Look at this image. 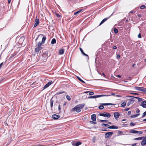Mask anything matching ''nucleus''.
<instances>
[{
    "label": "nucleus",
    "instance_id": "obj_1",
    "mask_svg": "<svg viewBox=\"0 0 146 146\" xmlns=\"http://www.w3.org/2000/svg\"><path fill=\"white\" fill-rule=\"evenodd\" d=\"M85 105L84 104L78 105L73 108L71 110L72 111H76L77 113H79L81 111V109L84 107Z\"/></svg>",
    "mask_w": 146,
    "mask_h": 146
},
{
    "label": "nucleus",
    "instance_id": "obj_60",
    "mask_svg": "<svg viewBox=\"0 0 146 146\" xmlns=\"http://www.w3.org/2000/svg\"><path fill=\"white\" fill-rule=\"evenodd\" d=\"M129 108H126V109H125V111H128V110H129Z\"/></svg>",
    "mask_w": 146,
    "mask_h": 146
},
{
    "label": "nucleus",
    "instance_id": "obj_13",
    "mask_svg": "<svg viewBox=\"0 0 146 146\" xmlns=\"http://www.w3.org/2000/svg\"><path fill=\"white\" fill-rule=\"evenodd\" d=\"M96 115L95 114H93L91 115V119L92 121H96Z\"/></svg>",
    "mask_w": 146,
    "mask_h": 146
},
{
    "label": "nucleus",
    "instance_id": "obj_4",
    "mask_svg": "<svg viewBox=\"0 0 146 146\" xmlns=\"http://www.w3.org/2000/svg\"><path fill=\"white\" fill-rule=\"evenodd\" d=\"M110 96L109 95H98L96 96H90L88 97V98L90 99V98H98L102 97L104 96Z\"/></svg>",
    "mask_w": 146,
    "mask_h": 146
},
{
    "label": "nucleus",
    "instance_id": "obj_5",
    "mask_svg": "<svg viewBox=\"0 0 146 146\" xmlns=\"http://www.w3.org/2000/svg\"><path fill=\"white\" fill-rule=\"evenodd\" d=\"M100 116L107 117L109 118L111 116V115L110 113L107 112H104L103 113H100L99 114Z\"/></svg>",
    "mask_w": 146,
    "mask_h": 146
},
{
    "label": "nucleus",
    "instance_id": "obj_3",
    "mask_svg": "<svg viewBox=\"0 0 146 146\" xmlns=\"http://www.w3.org/2000/svg\"><path fill=\"white\" fill-rule=\"evenodd\" d=\"M129 98L127 100H135V99H137L138 100H145L137 97H135L132 96H129L127 97Z\"/></svg>",
    "mask_w": 146,
    "mask_h": 146
},
{
    "label": "nucleus",
    "instance_id": "obj_20",
    "mask_svg": "<svg viewBox=\"0 0 146 146\" xmlns=\"http://www.w3.org/2000/svg\"><path fill=\"white\" fill-rule=\"evenodd\" d=\"M64 50L63 49L60 50L59 51V54L60 55L63 54L64 53Z\"/></svg>",
    "mask_w": 146,
    "mask_h": 146
},
{
    "label": "nucleus",
    "instance_id": "obj_48",
    "mask_svg": "<svg viewBox=\"0 0 146 146\" xmlns=\"http://www.w3.org/2000/svg\"><path fill=\"white\" fill-rule=\"evenodd\" d=\"M24 38H25V37L24 36H21V37L20 39V40H23Z\"/></svg>",
    "mask_w": 146,
    "mask_h": 146
},
{
    "label": "nucleus",
    "instance_id": "obj_62",
    "mask_svg": "<svg viewBox=\"0 0 146 146\" xmlns=\"http://www.w3.org/2000/svg\"><path fill=\"white\" fill-rule=\"evenodd\" d=\"M134 12V11H131L130 12V13H133Z\"/></svg>",
    "mask_w": 146,
    "mask_h": 146
},
{
    "label": "nucleus",
    "instance_id": "obj_8",
    "mask_svg": "<svg viewBox=\"0 0 146 146\" xmlns=\"http://www.w3.org/2000/svg\"><path fill=\"white\" fill-rule=\"evenodd\" d=\"M113 134L112 132H109L106 133L105 135V137L106 138H108L110 136H111Z\"/></svg>",
    "mask_w": 146,
    "mask_h": 146
},
{
    "label": "nucleus",
    "instance_id": "obj_52",
    "mask_svg": "<svg viewBox=\"0 0 146 146\" xmlns=\"http://www.w3.org/2000/svg\"><path fill=\"white\" fill-rule=\"evenodd\" d=\"M136 112L137 113H139L140 112V110L138 108H137L136 110Z\"/></svg>",
    "mask_w": 146,
    "mask_h": 146
},
{
    "label": "nucleus",
    "instance_id": "obj_37",
    "mask_svg": "<svg viewBox=\"0 0 146 146\" xmlns=\"http://www.w3.org/2000/svg\"><path fill=\"white\" fill-rule=\"evenodd\" d=\"M114 32L115 33L117 34L118 32V30L116 28H115L114 29Z\"/></svg>",
    "mask_w": 146,
    "mask_h": 146
},
{
    "label": "nucleus",
    "instance_id": "obj_51",
    "mask_svg": "<svg viewBox=\"0 0 146 146\" xmlns=\"http://www.w3.org/2000/svg\"><path fill=\"white\" fill-rule=\"evenodd\" d=\"M131 111H129L128 112V113H127V115H131Z\"/></svg>",
    "mask_w": 146,
    "mask_h": 146
},
{
    "label": "nucleus",
    "instance_id": "obj_10",
    "mask_svg": "<svg viewBox=\"0 0 146 146\" xmlns=\"http://www.w3.org/2000/svg\"><path fill=\"white\" fill-rule=\"evenodd\" d=\"M80 51L82 54L83 55L85 56H86V58L88 60L89 59V57H88V55L87 54H85L83 50L81 48H80Z\"/></svg>",
    "mask_w": 146,
    "mask_h": 146
},
{
    "label": "nucleus",
    "instance_id": "obj_54",
    "mask_svg": "<svg viewBox=\"0 0 146 146\" xmlns=\"http://www.w3.org/2000/svg\"><path fill=\"white\" fill-rule=\"evenodd\" d=\"M96 140V137H93L92 139V141L93 142H94Z\"/></svg>",
    "mask_w": 146,
    "mask_h": 146
},
{
    "label": "nucleus",
    "instance_id": "obj_16",
    "mask_svg": "<svg viewBox=\"0 0 146 146\" xmlns=\"http://www.w3.org/2000/svg\"><path fill=\"white\" fill-rule=\"evenodd\" d=\"M141 106H142L143 108H146V101H143L141 102Z\"/></svg>",
    "mask_w": 146,
    "mask_h": 146
},
{
    "label": "nucleus",
    "instance_id": "obj_40",
    "mask_svg": "<svg viewBox=\"0 0 146 146\" xmlns=\"http://www.w3.org/2000/svg\"><path fill=\"white\" fill-rule=\"evenodd\" d=\"M16 55L15 54H11V56L9 58V59L11 58H12L14 57Z\"/></svg>",
    "mask_w": 146,
    "mask_h": 146
},
{
    "label": "nucleus",
    "instance_id": "obj_57",
    "mask_svg": "<svg viewBox=\"0 0 146 146\" xmlns=\"http://www.w3.org/2000/svg\"><path fill=\"white\" fill-rule=\"evenodd\" d=\"M113 48L114 49H116L117 48V47L116 46H114L113 47Z\"/></svg>",
    "mask_w": 146,
    "mask_h": 146
},
{
    "label": "nucleus",
    "instance_id": "obj_33",
    "mask_svg": "<svg viewBox=\"0 0 146 146\" xmlns=\"http://www.w3.org/2000/svg\"><path fill=\"white\" fill-rule=\"evenodd\" d=\"M44 44L43 43H42V42H38L37 44V46H41V45L42 44Z\"/></svg>",
    "mask_w": 146,
    "mask_h": 146
},
{
    "label": "nucleus",
    "instance_id": "obj_30",
    "mask_svg": "<svg viewBox=\"0 0 146 146\" xmlns=\"http://www.w3.org/2000/svg\"><path fill=\"white\" fill-rule=\"evenodd\" d=\"M141 91L146 92V88L142 87Z\"/></svg>",
    "mask_w": 146,
    "mask_h": 146
},
{
    "label": "nucleus",
    "instance_id": "obj_18",
    "mask_svg": "<svg viewBox=\"0 0 146 146\" xmlns=\"http://www.w3.org/2000/svg\"><path fill=\"white\" fill-rule=\"evenodd\" d=\"M108 128H109V129H117L118 128V127L117 126H115V125H113L111 126H109L108 127Z\"/></svg>",
    "mask_w": 146,
    "mask_h": 146
},
{
    "label": "nucleus",
    "instance_id": "obj_46",
    "mask_svg": "<svg viewBox=\"0 0 146 146\" xmlns=\"http://www.w3.org/2000/svg\"><path fill=\"white\" fill-rule=\"evenodd\" d=\"M123 23H121V22H119V23H118V26H122L123 25Z\"/></svg>",
    "mask_w": 146,
    "mask_h": 146
},
{
    "label": "nucleus",
    "instance_id": "obj_61",
    "mask_svg": "<svg viewBox=\"0 0 146 146\" xmlns=\"http://www.w3.org/2000/svg\"><path fill=\"white\" fill-rule=\"evenodd\" d=\"M102 76H104V77H106V76H105V74L104 73H102Z\"/></svg>",
    "mask_w": 146,
    "mask_h": 146
},
{
    "label": "nucleus",
    "instance_id": "obj_35",
    "mask_svg": "<svg viewBox=\"0 0 146 146\" xmlns=\"http://www.w3.org/2000/svg\"><path fill=\"white\" fill-rule=\"evenodd\" d=\"M101 126H105L106 127H109V125L108 124H105L104 123H102L101 124Z\"/></svg>",
    "mask_w": 146,
    "mask_h": 146
},
{
    "label": "nucleus",
    "instance_id": "obj_22",
    "mask_svg": "<svg viewBox=\"0 0 146 146\" xmlns=\"http://www.w3.org/2000/svg\"><path fill=\"white\" fill-rule=\"evenodd\" d=\"M134 88L136 90L141 91L142 87L139 86H135L134 87Z\"/></svg>",
    "mask_w": 146,
    "mask_h": 146
},
{
    "label": "nucleus",
    "instance_id": "obj_49",
    "mask_svg": "<svg viewBox=\"0 0 146 146\" xmlns=\"http://www.w3.org/2000/svg\"><path fill=\"white\" fill-rule=\"evenodd\" d=\"M100 122H106V121H108V120L100 119Z\"/></svg>",
    "mask_w": 146,
    "mask_h": 146
},
{
    "label": "nucleus",
    "instance_id": "obj_45",
    "mask_svg": "<svg viewBox=\"0 0 146 146\" xmlns=\"http://www.w3.org/2000/svg\"><path fill=\"white\" fill-rule=\"evenodd\" d=\"M130 125L131 126H134L135 125V124L133 122H131L130 123Z\"/></svg>",
    "mask_w": 146,
    "mask_h": 146
},
{
    "label": "nucleus",
    "instance_id": "obj_34",
    "mask_svg": "<svg viewBox=\"0 0 146 146\" xmlns=\"http://www.w3.org/2000/svg\"><path fill=\"white\" fill-rule=\"evenodd\" d=\"M134 101H129L128 103L127 104V106H129L131 104H132L134 103Z\"/></svg>",
    "mask_w": 146,
    "mask_h": 146
},
{
    "label": "nucleus",
    "instance_id": "obj_29",
    "mask_svg": "<svg viewBox=\"0 0 146 146\" xmlns=\"http://www.w3.org/2000/svg\"><path fill=\"white\" fill-rule=\"evenodd\" d=\"M62 93H65L66 94H67V93L65 92V91H63V92H58L56 94L59 95L60 94H61Z\"/></svg>",
    "mask_w": 146,
    "mask_h": 146
},
{
    "label": "nucleus",
    "instance_id": "obj_6",
    "mask_svg": "<svg viewBox=\"0 0 146 146\" xmlns=\"http://www.w3.org/2000/svg\"><path fill=\"white\" fill-rule=\"evenodd\" d=\"M130 133H133L140 135L141 134L143 133V131H137L136 130H131L129 131Z\"/></svg>",
    "mask_w": 146,
    "mask_h": 146
},
{
    "label": "nucleus",
    "instance_id": "obj_15",
    "mask_svg": "<svg viewBox=\"0 0 146 146\" xmlns=\"http://www.w3.org/2000/svg\"><path fill=\"white\" fill-rule=\"evenodd\" d=\"M100 105H103L104 106H109L111 105H115L116 104H112V103H100Z\"/></svg>",
    "mask_w": 146,
    "mask_h": 146
},
{
    "label": "nucleus",
    "instance_id": "obj_32",
    "mask_svg": "<svg viewBox=\"0 0 146 146\" xmlns=\"http://www.w3.org/2000/svg\"><path fill=\"white\" fill-rule=\"evenodd\" d=\"M49 86V85L47 83L43 87L42 90L45 89L48 87Z\"/></svg>",
    "mask_w": 146,
    "mask_h": 146
},
{
    "label": "nucleus",
    "instance_id": "obj_53",
    "mask_svg": "<svg viewBox=\"0 0 146 146\" xmlns=\"http://www.w3.org/2000/svg\"><path fill=\"white\" fill-rule=\"evenodd\" d=\"M123 133V131H119L118 132V134H121Z\"/></svg>",
    "mask_w": 146,
    "mask_h": 146
},
{
    "label": "nucleus",
    "instance_id": "obj_64",
    "mask_svg": "<svg viewBox=\"0 0 146 146\" xmlns=\"http://www.w3.org/2000/svg\"><path fill=\"white\" fill-rule=\"evenodd\" d=\"M138 16L139 17H141V14H139L138 15Z\"/></svg>",
    "mask_w": 146,
    "mask_h": 146
},
{
    "label": "nucleus",
    "instance_id": "obj_44",
    "mask_svg": "<svg viewBox=\"0 0 146 146\" xmlns=\"http://www.w3.org/2000/svg\"><path fill=\"white\" fill-rule=\"evenodd\" d=\"M55 15H56L57 17L58 18H59L61 17V16H60L59 14L56 13H55Z\"/></svg>",
    "mask_w": 146,
    "mask_h": 146
},
{
    "label": "nucleus",
    "instance_id": "obj_36",
    "mask_svg": "<svg viewBox=\"0 0 146 146\" xmlns=\"http://www.w3.org/2000/svg\"><path fill=\"white\" fill-rule=\"evenodd\" d=\"M66 97L67 100H71L70 97L68 95H66Z\"/></svg>",
    "mask_w": 146,
    "mask_h": 146
},
{
    "label": "nucleus",
    "instance_id": "obj_11",
    "mask_svg": "<svg viewBox=\"0 0 146 146\" xmlns=\"http://www.w3.org/2000/svg\"><path fill=\"white\" fill-rule=\"evenodd\" d=\"M60 116L58 115L54 114L52 115V118H53L54 120H56L59 118Z\"/></svg>",
    "mask_w": 146,
    "mask_h": 146
},
{
    "label": "nucleus",
    "instance_id": "obj_19",
    "mask_svg": "<svg viewBox=\"0 0 146 146\" xmlns=\"http://www.w3.org/2000/svg\"><path fill=\"white\" fill-rule=\"evenodd\" d=\"M108 19V18H106L104 19L103 20H102V21H101V22H100V24H99V25L100 26L101 25H102V24H103L104 22H105Z\"/></svg>",
    "mask_w": 146,
    "mask_h": 146
},
{
    "label": "nucleus",
    "instance_id": "obj_63",
    "mask_svg": "<svg viewBox=\"0 0 146 146\" xmlns=\"http://www.w3.org/2000/svg\"><path fill=\"white\" fill-rule=\"evenodd\" d=\"M129 20H128V19H127L125 21V22L126 23H128L129 22Z\"/></svg>",
    "mask_w": 146,
    "mask_h": 146
},
{
    "label": "nucleus",
    "instance_id": "obj_55",
    "mask_svg": "<svg viewBox=\"0 0 146 146\" xmlns=\"http://www.w3.org/2000/svg\"><path fill=\"white\" fill-rule=\"evenodd\" d=\"M4 62H2L0 64V69L1 68V67L2 66V65H3Z\"/></svg>",
    "mask_w": 146,
    "mask_h": 146
},
{
    "label": "nucleus",
    "instance_id": "obj_12",
    "mask_svg": "<svg viewBox=\"0 0 146 146\" xmlns=\"http://www.w3.org/2000/svg\"><path fill=\"white\" fill-rule=\"evenodd\" d=\"M114 116L116 119H117L119 116V114L118 112H115L114 113Z\"/></svg>",
    "mask_w": 146,
    "mask_h": 146
},
{
    "label": "nucleus",
    "instance_id": "obj_7",
    "mask_svg": "<svg viewBox=\"0 0 146 146\" xmlns=\"http://www.w3.org/2000/svg\"><path fill=\"white\" fill-rule=\"evenodd\" d=\"M48 52L46 50H45L43 51L42 55V56L45 58H47L48 56Z\"/></svg>",
    "mask_w": 146,
    "mask_h": 146
},
{
    "label": "nucleus",
    "instance_id": "obj_25",
    "mask_svg": "<svg viewBox=\"0 0 146 146\" xmlns=\"http://www.w3.org/2000/svg\"><path fill=\"white\" fill-rule=\"evenodd\" d=\"M140 114V113H138L135 115H134L131 116L130 117L131 118H134L136 117L139 116Z\"/></svg>",
    "mask_w": 146,
    "mask_h": 146
},
{
    "label": "nucleus",
    "instance_id": "obj_38",
    "mask_svg": "<svg viewBox=\"0 0 146 146\" xmlns=\"http://www.w3.org/2000/svg\"><path fill=\"white\" fill-rule=\"evenodd\" d=\"M94 121H89V122L91 124H96L97 123L96 122Z\"/></svg>",
    "mask_w": 146,
    "mask_h": 146
},
{
    "label": "nucleus",
    "instance_id": "obj_59",
    "mask_svg": "<svg viewBox=\"0 0 146 146\" xmlns=\"http://www.w3.org/2000/svg\"><path fill=\"white\" fill-rule=\"evenodd\" d=\"M117 77L119 78H120L121 77V76L120 75H117L116 76Z\"/></svg>",
    "mask_w": 146,
    "mask_h": 146
},
{
    "label": "nucleus",
    "instance_id": "obj_9",
    "mask_svg": "<svg viewBox=\"0 0 146 146\" xmlns=\"http://www.w3.org/2000/svg\"><path fill=\"white\" fill-rule=\"evenodd\" d=\"M35 23L34 25V27H35L37 26L39 24V19L37 18V17L36 16V19L35 20Z\"/></svg>",
    "mask_w": 146,
    "mask_h": 146
},
{
    "label": "nucleus",
    "instance_id": "obj_28",
    "mask_svg": "<svg viewBox=\"0 0 146 146\" xmlns=\"http://www.w3.org/2000/svg\"><path fill=\"white\" fill-rule=\"evenodd\" d=\"M82 10H80L76 12H75L74 13V15H77L79 13H80L81 11Z\"/></svg>",
    "mask_w": 146,
    "mask_h": 146
},
{
    "label": "nucleus",
    "instance_id": "obj_23",
    "mask_svg": "<svg viewBox=\"0 0 146 146\" xmlns=\"http://www.w3.org/2000/svg\"><path fill=\"white\" fill-rule=\"evenodd\" d=\"M56 40L55 38H53L51 42V44H54L56 43Z\"/></svg>",
    "mask_w": 146,
    "mask_h": 146
},
{
    "label": "nucleus",
    "instance_id": "obj_26",
    "mask_svg": "<svg viewBox=\"0 0 146 146\" xmlns=\"http://www.w3.org/2000/svg\"><path fill=\"white\" fill-rule=\"evenodd\" d=\"M77 79L80 82H81L82 83H85V82L83 80H82L80 77L78 76H77Z\"/></svg>",
    "mask_w": 146,
    "mask_h": 146
},
{
    "label": "nucleus",
    "instance_id": "obj_14",
    "mask_svg": "<svg viewBox=\"0 0 146 146\" xmlns=\"http://www.w3.org/2000/svg\"><path fill=\"white\" fill-rule=\"evenodd\" d=\"M146 144V137H145L141 142V145L143 146Z\"/></svg>",
    "mask_w": 146,
    "mask_h": 146
},
{
    "label": "nucleus",
    "instance_id": "obj_2",
    "mask_svg": "<svg viewBox=\"0 0 146 146\" xmlns=\"http://www.w3.org/2000/svg\"><path fill=\"white\" fill-rule=\"evenodd\" d=\"M42 36V40L41 41V42H42V43L43 44L44 43L45 41L46 40V37L45 36V35H44L42 34H40V35H38L36 39H35V41H36L38 39V38L39 37H40V38H41V37Z\"/></svg>",
    "mask_w": 146,
    "mask_h": 146
},
{
    "label": "nucleus",
    "instance_id": "obj_58",
    "mask_svg": "<svg viewBox=\"0 0 146 146\" xmlns=\"http://www.w3.org/2000/svg\"><path fill=\"white\" fill-rule=\"evenodd\" d=\"M136 144H137L136 143L133 144H132L131 146H136Z\"/></svg>",
    "mask_w": 146,
    "mask_h": 146
},
{
    "label": "nucleus",
    "instance_id": "obj_43",
    "mask_svg": "<svg viewBox=\"0 0 146 146\" xmlns=\"http://www.w3.org/2000/svg\"><path fill=\"white\" fill-rule=\"evenodd\" d=\"M146 7V6L145 5H142L140 7V9H145Z\"/></svg>",
    "mask_w": 146,
    "mask_h": 146
},
{
    "label": "nucleus",
    "instance_id": "obj_50",
    "mask_svg": "<svg viewBox=\"0 0 146 146\" xmlns=\"http://www.w3.org/2000/svg\"><path fill=\"white\" fill-rule=\"evenodd\" d=\"M120 57V54H118L116 56V58L117 59H118Z\"/></svg>",
    "mask_w": 146,
    "mask_h": 146
},
{
    "label": "nucleus",
    "instance_id": "obj_27",
    "mask_svg": "<svg viewBox=\"0 0 146 146\" xmlns=\"http://www.w3.org/2000/svg\"><path fill=\"white\" fill-rule=\"evenodd\" d=\"M126 103L125 102H124L122 103L121 104V107H124L126 105Z\"/></svg>",
    "mask_w": 146,
    "mask_h": 146
},
{
    "label": "nucleus",
    "instance_id": "obj_24",
    "mask_svg": "<svg viewBox=\"0 0 146 146\" xmlns=\"http://www.w3.org/2000/svg\"><path fill=\"white\" fill-rule=\"evenodd\" d=\"M144 138V137H139L137 138H135L133 139L134 140H142Z\"/></svg>",
    "mask_w": 146,
    "mask_h": 146
},
{
    "label": "nucleus",
    "instance_id": "obj_39",
    "mask_svg": "<svg viewBox=\"0 0 146 146\" xmlns=\"http://www.w3.org/2000/svg\"><path fill=\"white\" fill-rule=\"evenodd\" d=\"M53 83V82L52 81H50L47 84L50 86L51 84H52Z\"/></svg>",
    "mask_w": 146,
    "mask_h": 146
},
{
    "label": "nucleus",
    "instance_id": "obj_47",
    "mask_svg": "<svg viewBox=\"0 0 146 146\" xmlns=\"http://www.w3.org/2000/svg\"><path fill=\"white\" fill-rule=\"evenodd\" d=\"M94 94V92H90L89 93V95H92Z\"/></svg>",
    "mask_w": 146,
    "mask_h": 146
},
{
    "label": "nucleus",
    "instance_id": "obj_42",
    "mask_svg": "<svg viewBox=\"0 0 146 146\" xmlns=\"http://www.w3.org/2000/svg\"><path fill=\"white\" fill-rule=\"evenodd\" d=\"M146 115V111H145V112H144L143 113V115L141 117L143 118L144 117H145Z\"/></svg>",
    "mask_w": 146,
    "mask_h": 146
},
{
    "label": "nucleus",
    "instance_id": "obj_56",
    "mask_svg": "<svg viewBox=\"0 0 146 146\" xmlns=\"http://www.w3.org/2000/svg\"><path fill=\"white\" fill-rule=\"evenodd\" d=\"M138 37L139 38H141V35L140 34V33H139L138 35Z\"/></svg>",
    "mask_w": 146,
    "mask_h": 146
},
{
    "label": "nucleus",
    "instance_id": "obj_17",
    "mask_svg": "<svg viewBox=\"0 0 146 146\" xmlns=\"http://www.w3.org/2000/svg\"><path fill=\"white\" fill-rule=\"evenodd\" d=\"M42 47L41 46H38L37 47H36L35 48V51L36 52H38L40 50L42 49Z\"/></svg>",
    "mask_w": 146,
    "mask_h": 146
},
{
    "label": "nucleus",
    "instance_id": "obj_41",
    "mask_svg": "<svg viewBox=\"0 0 146 146\" xmlns=\"http://www.w3.org/2000/svg\"><path fill=\"white\" fill-rule=\"evenodd\" d=\"M53 101H50V106L52 109Z\"/></svg>",
    "mask_w": 146,
    "mask_h": 146
},
{
    "label": "nucleus",
    "instance_id": "obj_31",
    "mask_svg": "<svg viewBox=\"0 0 146 146\" xmlns=\"http://www.w3.org/2000/svg\"><path fill=\"white\" fill-rule=\"evenodd\" d=\"M104 108V106L103 105H100V106H99L98 108L100 110H102Z\"/></svg>",
    "mask_w": 146,
    "mask_h": 146
},
{
    "label": "nucleus",
    "instance_id": "obj_21",
    "mask_svg": "<svg viewBox=\"0 0 146 146\" xmlns=\"http://www.w3.org/2000/svg\"><path fill=\"white\" fill-rule=\"evenodd\" d=\"M81 143H82L81 142L79 141L76 143L75 144V145H74V143H72V145H75L76 146H78L80 145L81 144Z\"/></svg>",
    "mask_w": 146,
    "mask_h": 146
}]
</instances>
